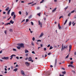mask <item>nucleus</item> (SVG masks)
Segmentation results:
<instances>
[{
  "label": "nucleus",
  "mask_w": 76,
  "mask_h": 76,
  "mask_svg": "<svg viewBox=\"0 0 76 76\" xmlns=\"http://www.w3.org/2000/svg\"><path fill=\"white\" fill-rule=\"evenodd\" d=\"M72 14L71 13V12H70L69 13V14L68 15V16H70V15H71V14Z\"/></svg>",
  "instance_id": "nucleus-29"
},
{
  "label": "nucleus",
  "mask_w": 76,
  "mask_h": 76,
  "mask_svg": "<svg viewBox=\"0 0 76 76\" xmlns=\"http://www.w3.org/2000/svg\"><path fill=\"white\" fill-rule=\"evenodd\" d=\"M32 40L33 41H35V38L34 37H33Z\"/></svg>",
  "instance_id": "nucleus-40"
},
{
  "label": "nucleus",
  "mask_w": 76,
  "mask_h": 76,
  "mask_svg": "<svg viewBox=\"0 0 76 76\" xmlns=\"http://www.w3.org/2000/svg\"><path fill=\"white\" fill-rule=\"evenodd\" d=\"M25 53H29V51L28 50H27L26 49L25 50Z\"/></svg>",
  "instance_id": "nucleus-16"
},
{
  "label": "nucleus",
  "mask_w": 76,
  "mask_h": 76,
  "mask_svg": "<svg viewBox=\"0 0 76 76\" xmlns=\"http://www.w3.org/2000/svg\"><path fill=\"white\" fill-rule=\"evenodd\" d=\"M67 22V20H66L64 23V25H66V23Z\"/></svg>",
  "instance_id": "nucleus-25"
},
{
  "label": "nucleus",
  "mask_w": 76,
  "mask_h": 76,
  "mask_svg": "<svg viewBox=\"0 0 76 76\" xmlns=\"http://www.w3.org/2000/svg\"><path fill=\"white\" fill-rule=\"evenodd\" d=\"M15 55H11V56H10V57H11V58H13V56H15Z\"/></svg>",
  "instance_id": "nucleus-24"
},
{
  "label": "nucleus",
  "mask_w": 76,
  "mask_h": 76,
  "mask_svg": "<svg viewBox=\"0 0 76 76\" xmlns=\"http://www.w3.org/2000/svg\"><path fill=\"white\" fill-rule=\"evenodd\" d=\"M32 54H35V52H34V51H32Z\"/></svg>",
  "instance_id": "nucleus-36"
},
{
  "label": "nucleus",
  "mask_w": 76,
  "mask_h": 76,
  "mask_svg": "<svg viewBox=\"0 0 76 76\" xmlns=\"http://www.w3.org/2000/svg\"><path fill=\"white\" fill-rule=\"evenodd\" d=\"M11 10V9H10L8 11L7 13V15H9V14H10V12Z\"/></svg>",
  "instance_id": "nucleus-8"
},
{
  "label": "nucleus",
  "mask_w": 76,
  "mask_h": 76,
  "mask_svg": "<svg viewBox=\"0 0 76 76\" xmlns=\"http://www.w3.org/2000/svg\"><path fill=\"white\" fill-rule=\"evenodd\" d=\"M56 64H57V59H56L55 61V66H56Z\"/></svg>",
  "instance_id": "nucleus-14"
},
{
  "label": "nucleus",
  "mask_w": 76,
  "mask_h": 76,
  "mask_svg": "<svg viewBox=\"0 0 76 76\" xmlns=\"http://www.w3.org/2000/svg\"><path fill=\"white\" fill-rule=\"evenodd\" d=\"M44 51H46L47 50L46 49V48H44Z\"/></svg>",
  "instance_id": "nucleus-54"
},
{
  "label": "nucleus",
  "mask_w": 76,
  "mask_h": 76,
  "mask_svg": "<svg viewBox=\"0 0 76 76\" xmlns=\"http://www.w3.org/2000/svg\"><path fill=\"white\" fill-rule=\"evenodd\" d=\"M21 74H22V75H23V76H25V72H24V71H23V70H22L21 71Z\"/></svg>",
  "instance_id": "nucleus-3"
},
{
  "label": "nucleus",
  "mask_w": 76,
  "mask_h": 76,
  "mask_svg": "<svg viewBox=\"0 0 76 76\" xmlns=\"http://www.w3.org/2000/svg\"><path fill=\"white\" fill-rule=\"evenodd\" d=\"M1 58L3 59V60H8V59H9V57H4V58Z\"/></svg>",
  "instance_id": "nucleus-1"
},
{
  "label": "nucleus",
  "mask_w": 76,
  "mask_h": 76,
  "mask_svg": "<svg viewBox=\"0 0 76 76\" xmlns=\"http://www.w3.org/2000/svg\"><path fill=\"white\" fill-rule=\"evenodd\" d=\"M31 23L32 25H34V23L32 22H31Z\"/></svg>",
  "instance_id": "nucleus-35"
},
{
  "label": "nucleus",
  "mask_w": 76,
  "mask_h": 76,
  "mask_svg": "<svg viewBox=\"0 0 76 76\" xmlns=\"http://www.w3.org/2000/svg\"><path fill=\"white\" fill-rule=\"evenodd\" d=\"M28 21H29V20H28V19H26V22H27Z\"/></svg>",
  "instance_id": "nucleus-34"
},
{
  "label": "nucleus",
  "mask_w": 76,
  "mask_h": 76,
  "mask_svg": "<svg viewBox=\"0 0 76 76\" xmlns=\"http://www.w3.org/2000/svg\"><path fill=\"white\" fill-rule=\"evenodd\" d=\"M10 22L11 23H12V24H13V23H14V22L12 21V20L10 21Z\"/></svg>",
  "instance_id": "nucleus-15"
},
{
  "label": "nucleus",
  "mask_w": 76,
  "mask_h": 76,
  "mask_svg": "<svg viewBox=\"0 0 76 76\" xmlns=\"http://www.w3.org/2000/svg\"><path fill=\"white\" fill-rule=\"evenodd\" d=\"M67 47V46H64V47H63V50H64V49H65V48H66Z\"/></svg>",
  "instance_id": "nucleus-10"
},
{
  "label": "nucleus",
  "mask_w": 76,
  "mask_h": 76,
  "mask_svg": "<svg viewBox=\"0 0 76 76\" xmlns=\"http://www.w3.org/2000/svg\"><path fill=\"white\" fill-rule=\"evenodd\" d=\"M3 14L4 15V14H6V12H3Z\"/></svg>",
  "instance_id": "nucleus-52"
},
{
  "label": "nucleus",
  "mask_w": 76,
  "mask_h": 76,
  "mask_svg": "<svg viewBox=\"0 0 76 76\" xmlns=\"http://www.w3.org/2000/svg\"><path fill=\"white\" fill-rule=\"evenodd\" d=\"M53 47H52V46H50L49 49L50 50H51V49H53Z\"/></svg>",
  "instance_id": "nucleus-23"
},
{
  "label": "nucleus",
  "mask_w": 76,
  "mask_h": 76,
  "mask_svg": "<svg viewBox=\"0 0 76 76\" xmlns=\"http://www.w3.org/2000/svg\"><path fill=\"white\" fill-rule=\"evenodd\" d=\"M69 57V54H68L65 58H67Z\"/></svg>",
  "instance_id": "nucleus-28"
},
{
  "label": "nucleus",
  "mask_w": 76,
  "mask_h": 76,
  "mask_svg": "<svg viewBox=\"0 0 76 76\" xmlns=\"http://www.w3.org/2000/svg\"><path fill=\"white\" fill-rule=\"evenodd\" d=\"M62 73H63V74H64V75H65L66 74V71L62 72Z\"/></svg>",
  "instance_id": "nucleus-26"
},
{
  "label": "nucleus",
  "mask_w": 76,
  "mask_h": 76,
  "mask_svg": "<svg viewBox=\"0 0 76 76\" xmlns=\"http://www.w3.org/2000/svg\"><path fill=\"white\" fill-rule=\"evenodd\" d=\"M48 55H50V54H51V53L50 52L48 54Z\"/></svg>",
  "instance_id": "nucleus-57"
},
{
  "label": "nucleus",
  "mask_w": 76,
  "mask_h": 76,
  "mask_svg": "<svg viewBox=\"0 0 76 76\" xmlns=\"http://www.w3.org/2000/svg\"><path fill=\"white\" fill-rule=\"evenodd\" d=\"M18 68H16L13 70V71L14 72H16L18 70Z\"/></svg>",
  "instance_id": "nucleus-17"
},
{
  "label": "nucleus",
  "mask_w": 76,
  "mask_h": 76,
  "mask_svg": "<svg viewBox=\"0 0 76 76\" xmlns=\"http://www.w3.org/2000/svg\"><path fill=\"white\" fill-rule=\"evenodd\" d=\"M61 18H63V16H61L59 18V19H61Z\"/></svg>",
  "instance_id": "nucleus-37"
},
{
  "label": "nucleus",
  "mask_w": 76,
  "mask_h": 76,
  "mask_svg": "<svg viewBox=\"0 0 76 76\" xmlns=\"http://www.w3.org/2000/svg\"><path fill=\"white\" fill-rule=\"evenodd\" d=\"M73 61H71V62H70V64H73Z\"/></svg>",
  "instance_id": "nucleus-51"
},
{
  "label": "nucleus",
  "mask_w": 76,
  "mask_h": 76,
  "mask_svg": "<svg viewBox=\"0 0 76 76\" xmlns=\"http://www.w3.org/2000/svg\"><path fill=\"white\" fill-rule=\"evenodd\" d=\"M23 58V57H20V59H22V58Z\"/></svg>",
  "instance_id": "nucleus-61"
},
{
  "label": "nucleus",
  "mask_w": 76,
  "mask_h": 76,
  "mask_svg": "<svg viewBox=\"0 0 76 76\" xmlns=\"http://www.w3.org/2000/svg\"><path fill=\"white\" fill-rule=\"evenodd\" d=\"M40 8H39V7H37V9H39Z\"/></svg>",
  "instance_id": "nucleus-62"
},
{
  "label": "nucleus",
  "mask_w": 76,
  "mask_h": 76,
  "mask_svg": "<svg viewBox=\"0 0 76 76\" xmlns=\"http://www.w3.org/2000/svg\"><path fill=\"white\" fill-rule=\"evenodd\" d=\"M59 27V29H61V26H59V27Z\"/></svg>",
  "instance_id": "nucleus-44"
},
{
  "label": "nucleus",
  "mask_w": 76,
  "mask_h": 76,
  "mask_svg": "<svg viewBox=\"0 0 76 76\" xmlns=\"http://www.w3.org/2000/svg\"><path fill=\"white\" fill-rule=\"evenodd\" d=\"M43 35H44V34L42 33L41 34H40V36H39V37H42V36H43Z\"/></svg>",
  "instance_id": "nucleus-13"
},
{
  "label": "nucleus",
  "mask_w": 76,
  "mask_h": 76,
  "mask_svg": "<svg viewBox=\"0 0 76 76\" xmlns=\"http://www.w3.org/2000/svg\"><path fill=\"white\" fill-rule=\"evenodd\" d=\"M10 25V23H6V24H4V25L5 26H6V25Z\"/></svg>",
  "instance_id": "nucleus-11"
},
{
  "label": "nucleus",
  "mask_w": 76,
  "mask_h": 76,
  "mask_svg": "<svg viewBox=\"0 0 76 76\" xmlns=\"http://www.w3.org/2000/svg\"><path fill=\"white\" fill-rule=\"evenodd\" d=\"M68 67H72V68H73V67H74V66H73L72 65H68Z\"/></svg>",
  "instance_id": "nucleus-9"
},
{
  "label": "nucleus",
  "mask_w": 76,
  "mask_h": 76,
  "mask_svg": "<svg viewBox=\"0 0 76 76\" xmlns=\"http://www.w3.org/2000/svg\"><path fill=\"white\" fill-rule=\"evenodd\" d=\"M75 12V10H73L72 11H71V13H74Z\"/></svg>",
  "instance_id": "nucleus-32"
},
{
  "label": "nucleus",
  "mask_w": 76,
  "mask_h": 76,
  "mask_svg": "<svg viewBox=\"0 0 76 76\" xmlns=\"http://www.w3.org/2000/svg\"><path fill=\"white\" fill-rule=\"evenodd\" d=\"M31 44L33 45H34V43L33 42H31Z\"/></svg>",
  "instance_id": "nucleus-56"
},
{
  "label": "nucleus",
  "mask_w": 76,
  "mask_h": 76,
  "mask_svg": "<svg viewBox=\"0 0 76 76\" xmlns=\"http://www.w3.org/2000/svg\"><path fill=\"white\" fill-rule=\"evenodd\" d=\"M13 51H16V49L13 48Z\"/></svg>",
  "instance_id": "nucleus-33"
},
{
  "label": "nucleus",
  "mask_w": 76,
  "mask_h": 76,
  "mask_svg": "<svg viewBox=\"0 0 76 76\" xmlns=\"http://www.w3.org/2000/svg\"><path fill=\"white\" fill-rule=\"evenodd\" d=\"M14 14H15V12H12L11 13L12 16H13V15H14Z\"/></svg>",
  "instance_id": "nucleus-12"
},
{
  "label": "nucleus",
  "mask_w": 76,
  "mask_h": 76,
  "mask_svg": "<svg viewBox=\"0 0 76 76\" xmlns=\"http://www.w3.org/2000/svg\"><path fill=\"white\" fill-rule=\"evenodd\" d=\"M16 58H17V59H18V60H19V57H16Z\"/></svg>",
  "instance_id": "nucleus-43"
},
{
  "label": "nucleus",
  "mask_w": 76,
  "mask_h": 76,
  "mask_svg": "<svg viewBox=\"0 0 76 76\" xmlns=\"http://www.w3.org/2000/svg\"><path fill=\"white\" fill-rule=\"evenodd\" d=\"M25 19H24L23 20V21L21 22V23H22V22H24V21H25Z\"/></svg>",
  "instance_id": "nucleus-50"
},
{
  "label": "nucleus",
  "mask_w": 76,
  "mask_h": 76,
  "mask_svg": "<svg viewBox=\"0 0 76 76\" xmlns=\"http://www.w3.org/2000/svg\"><path fill=\"white\" fill-rule=\"evenodd\" d=\"M4 33L5 34H7V31L6 30H5L4 31Z\"/></svg>",
  "instance_id": "nucleus-30"
},
{
  "label": "nucleus",
  "mask_w": 76,
  "mask_h": 76,
  "mask_svg": "<svg viewBox=\"0 0 76 76\" xmlns=\"http://www.w3.org/2000/svg\"><path fill=\"white\" fill-rule=\"evenodd\" d=\"M15 18H16V15H14L13 17V19H14V20H15Z\"/></svg>",
  "instance_id": "nucleus-20"
},
{
  "label": "nucleus",
  "mask_w": 76,
  "mask_h": 76,
  "mask_svg": "<svg viewBox=\"0 0 76 76\" xmlns=\"http://www.w3.org/2000/svg\"><path fill=\"white\" fill-rule=\"evenodd\" d=\"M19 14H20V15H21L22 12H21L19 11Z\"/></svg>",
  "instance_id": "nucleus-38"
},
{
  "label": "nucleus",
  "mask_w": 76,
  "mask_h": 76,
  "mask_svg": "<svg viewBox=\"0 0 76 76\" xmlns=\"http://www.w3.org/2000/svg\"><path fill=\"white\" fill-rule=\"evenodd\" d=\"M40 15H41V13H39L37 14V15H38V16H40Z\"/></svg>",
  "instance_id": "nucleus-39"
},
{
  "label": "nucleus",
  "mask_w": 76,
  "mask_h": 76,
  "mask_svg": "<svg viewBox=\"0 0 76 76\" xmlns=\"http://www.w3.org/2000/svg\"><path fill=\"white\" fill-rule=\"evenodd\" d=\"M2 51H3L1 50V51H0V54H1V53H2Z\"/></svg>",
  "instance_id": "nucleus-58"
},
{
  "label": "nucleus",
  "mask_w": 76,
  "mask_h": 76,
  "mask_svg": "<svg viewBox=\"0 0 76 76\" xmlns=\"http://www.w3.org/2000/svg\"><path fill=\"white\" fill-rule=\"evenodd\" d=\"M50 67H53V65H50Z\"/></svg>",
  "instance_id": "nucleus-64"
},
{
  "label": "nucleus",
  "mask_w": 76,
  "mask_h": 76,
  "mask_svg": "<svg viewBox=\"0 0 76 76\" xmlns=\"http://www.w3.org/2000/svg\"><path fill=\"white\" fill-rule=\"evenodd\" d=\"M17 48H18V50H20V47L17 46Z\"/></svg>",
  "instance_id": "nucleus-21"
},
{
  "label": "nucleus",
  "mask_w": 76,
  "mask_h": 76,
  "mask_svg": "<svg viewBox=\"0 0 76 76\" xmlns=\"http://www.w3.org/2000/svg\"><path fill=\"white\" fill-rule=\"evenodd\" d=\"M18 45L20 46V47H24V45L23 43L21 44H19Z\"/></svg>",
  "instance_id": "nucleus-2"
},
{
  "label": "nucleus",
  "mask_w": 76,
  "mask_h": 76,
  "mask_svg": "<svg viewBox=\"0 0 76 76\" xmlns=\"http://www.w3.org/2000/svg\"><path fill=\"white\" fill-rule=\"evenodd\" d=\"M50 47V45H48L47 46L48 47Z\"/></svg>",
  "instance_id": "nucleus-48"
},
{
  "label": "nucleus",
  "mask_w": 76,
  "mask_h": 76,
  "mask_svg": "<svg viewBox=\"0 0 76 76\" xmlns=\"http://www.w3.org/2000/svg\"><path fill=\"white\" fill-rule=\"evenodd\" d=\"M26 16H28V12H26Z\"/></svg>",
  "instance_id": "nucleus-41"
},
{
  "label": "nucleus",
  "mask_w": 76,
  "mask_h": 76,
  "mask_svg": "<svg viewBox=\"0 0 76 76\" xmlns=\"http://www.w3.org/2000/svg\"><path fill=\"white\" fill-rule=\"evenodd\" d=\"M57 8H55L54 10H52V12H54L55 11H56V9Z\"/></svg>",
  "instance_id": "nucleus-18"
},
{
  "label": "nucleus",
  "mask_w": 76,
  "mask_h": 76,
  "mask_svg": "<svg viewBox=\"0 0 76 76\" xmlns=\"http://www.w3.org/2000/svg\"><path fill=\"white\" fill-rule=\"evenodd\" d=\"M11 69H13V66H12L11 67Z\"/></svg>",
  "instance_id": "nucleus-60"
},
{
  "label": "nucleus",
  "mask_w": 76,
  "mask_h": 76,
  "mask_svg": "<svg viewBox=\"0 0 76 76\" xmlns=\"http://www.w3.org/2000/svg\"><path fill=\"white\" fill-rule=\"evenodd\" d=\"M37 42H41V40H37Z\"/></svg>",
  "instance_id": "nucleus-46"
},
{
  "label": "nucleus",
  "mask_w": 76,
  "mask_h": 76,
  "mask_svg": "<svg viewBox=\"0 0 76 76\" xmlns=\"http://www.w3.org/2000/svg\"><path fill=\"white\" fill-rule=\"evenodd\" d=\"M28 60L29 61H32V58L31 57H29L28 58Z\"/></svg>",
  "instance_id": "nucleus-7"
},
{
  "label": "nucleus",
  "mask_w": 76,
  "mask_h": 76,
  "mask_svg": "<svg viewBox=\"0 0 76 76\" xmlns=\"http://www.w3.org/2000/svg\"><path fill=\"white\" fill-rule=\"evenodd\" d=\"M25 60H28V57H27L26 58H25Z\"/></svg>",
  "instance_id": "nucleus-59"
},
{
  "label": "nucleus",
  "mask_w": 76,
  "mask_h": 76,
  "mask_svg": "<svg viewBox=\"0 0 76 76\" xmlns=\"http://www.w3.org/2000/svg\"><path fill=\"white\" fill-rule=\"evenodd\" d=\"M4 70L5 71H7V69L5 68H4Z\"/></svg>",
  "instance_id": "nucleus-63"
},
{
  "label": "nucleus",
  "mask_w": 76,
  "mask_h": 76,
  "mask_svg": "<svg viewBox=\"0 0 76 76\" xmlns=\"http://www.w3.org/2000/svg\"><path fill=\"white\" fill-rule=\"evenodd\" d=\"M63 44H62V48L61 49V50H63Z\"/></svg>",
  "instance_id": "nucleus-42"
},
{
  "label": "nucleus",
  "mask_w": 76,
  "mask_h": 76,
  "mask_svg": "<svg viewBox=\"0 0 76 76\" xmlns=\"http://www.w3.org/2000/svg\"><path fill=\"white\" fill-rule=\"evenodd\" d=\"M39 25H40V27L41 28H42V23L41 22H39Z\"/></svg>",
  "instance_id": "nucleus-4"
},
{
  "label": "nucleus",
  "mask_w": 76,
  "mask_h": 76,
  "mask_svg": "<svg viewBox=\"0 0 76 76\" xmlns=\"http://www.w3.org/2000/svg\"><path fill=\"white\" fill-rule=\"evenodd\" d=\"M74 55L76 56V51L74 53Z\"/></svg>",
  "instance_id": "nucleus-55"
},
{
  "label": "nucleus",
  "mask_w": 76,
  "mask_h": 76,
  "mask_svg": "<svg viewBox=\"0 0 76 76\" xmlns=\"http://www.w3.org/2000/svg\"><path fill=\"white\" fill-rule=\"evenodd\" d=\"M72 72H73L74 73H75V71H72Z\"/></svg>",
  "instance_id": "nucleus-49"
},
{
  "label": "nucleus",
  "mask_w": 76,
  "mask_h": 76,
  "mask_svg": "<svg viewBox=\"0 0 76 76\" xmlns=\"http://www.w3.org/2000/svg\"><path fill=\"white\" fill-rule=\"evenodd\" d=\"M9 9V7H8L6 9H5V10H6V11H8Z\"/></svg>",
  "instance_id": "nucleus-19"
},
{
  "label": "nucleus",
  "mask_w": 76,
  "mask_h": 76,
  "mask_svg": "<svg viewBox=\"0 0 76 76\" xmlns=\"http://www.w3.org/2000/svg\"><path fill=\"white\" fill-rule=\"evenodd\" d=\"M69 52H70V50H71V49H72V45H70L69 46Z\"/></svg>",
  "instance_id": "nucleus-6"
},
{
  "label": "nucleus",
  "mask_w": 76,
  "mask_h": 76,
  "mask_svg": "<svg viewBox=\"0 0 76 76\" xmlns=\"http://www.w3.org/2000/svg\"><path fill=\"white\" fill-rule=\"evenodd\" d=\"M9 31L10 32H13V30L12 29H10Z\"/></svg>",
  "instance_id": "nucleus-31"
},
{
  "label": "nucleus",
  "mask_w": 76,
  "mask_h": 76,
  "mask_svg": "<svg viewBox=\"0 0 76 76\" xmlns=\"http://www.w3.org/2000/svg\"><path fill=\"white\" fill-rule=\"evenodd\" d=\"M15 67H19V65H18L17 64L16 65Z\"/></svg>",
  "instance_id": "nucleus-47"
},
{
  "label": "nucleus",
  "mask_w": 76,
  "mask_h": 76,
  "mask_svg": "<svg viewBox=\"0 0 76 76\" xmlns=\"http://www.w3.org/2000/svg\"><path fill=\"white\" fill-rule=\"evenodd\" d=\"M25 64H26V66H29V63H28V62H25Z\"/></svg>",
  "instance_id": "nucleus-5"
},
{
  "label": "nucleus",
  "mask_w": 76,
  "mask_h": 76,
  "mask_svg": "<svg viewBox=\"0 0 76 76\" xmlns=\"http://www.w3.org/2000/svg\"><path fill=\"white\" fill-rule=\"evenodd\" d=\"M68 7H69V6H66V7L64 8L65 10H66V9H67L68 8Z\"/></svg>",
  "instance_id": "nucleus-22"
},
{
  "label": "nucleus",
  "mask_w": 76,
  "mask_h": 76,
  "mask_svg": "<svg viewBox=\"0 0 76 76\" xmlns=\"http://www.w3.org/2000/svg\"><path fill=\"white\" fill-rule=\"evenodd\" d=\"M44 3V1H41L40 2V3Z\"/></svg>",
  "instance_id": "nucleus-45"
},
{
  "label": "nucleus",
  "mask_w": 76,
  "mask_h": 76,
  "mask_svg": "<svg viewBox=\"0 0 76 76\" xmlns=\"http://www.w3.org/2000/svg\"><path fill=\"white\" fill-rule=\"evenodd\" d=\"M72 23V22L71 21H70L69 23V26H70L71 25V24Z\"/></svg>",
  "instance_id": "nucleus-27"
},
{
  "label": "nucleus",
  "mask_w": 76,
  "mask_h": 76,
  "mask_svg": "<svg viewBox=\"0 0 76 76\" xmlns=\"http://www.w3.org/2000/svg\"><path fill=\"white\" fill-rule=\"evenodd\" d=\"M28 54H26V57H28Z\"/></svg>",
  "instance_id": "nucleus-53"
}]
</instances>
